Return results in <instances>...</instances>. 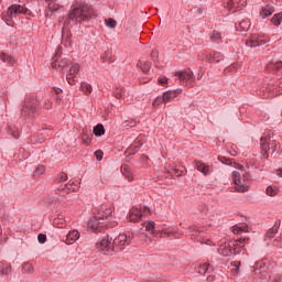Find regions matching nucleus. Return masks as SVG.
Here are the masks:
<instances>
[{"label": "nucleus", "instance_id": "f257e3e1", "mask_svg": "<svg viewBox=\"0 0 282 282\" xmlns=\"http://www.w3.org/2000/svg\"><path fill=\"white\" fill-rule=\"evenodd\" d=\"M91 17H96V11L94 8H91V6L85 2H75L70 12L68 13V19L72 21H74V19L87 21V19H91Z\"/></svg>", "mask_w": 282, "mask_h": 282}, {"label": "nucleus", "instance_id": "f03ea898", "mask_svg": "<svg viewBox=\"0 0 282 282\" xmlns=\"http://www.w3.org/2000/svg\"><path fill=\"white\" fill-rule=\"evenodd\" d=\"M260 147L263 158L268 159L274 151H276V140H274V133L271 130H265L260 139Z\"/></svg>", "mask_w": 282, "mask_h": 282}, {"label": "nucleus", "instance_id": "7ed1b4c3", "mask_svg": "<svg viewBox=\"0 0 282 282\" xmlns=\"http://www.w3.org/2000/svg\"><path fill=\"white\" fill-rule=\"evenodd\" d=\"M232 182L235 184V189L237 193H248L250 188V174L245 173L241 177V174L237 171L232 172Z\"/></svg>", "mask_w": 282, "mask_h": 282}, {"label": "nucleus", "instance_id": "20e7f679", "mask_svg": "<svg viewBox=\"0 0 282 282\" xmlns=\"http://www.w3.org/2000/svg\"><path fill=\"white\" fill-rule=\"evenodd\" d=\"M28 12V9L24 6L21 4H12L8 8L7 11L2 12L1 18L7 23V25H10L11 28L14 26V22L12 21L13 17H17V14H25Z\"/></svg>", "mask_w": 282, "mask_h": 282}, {"label": "nucleus", "instance_id": "39448f33", "mask_svg": "<svg viewBox=\"0 0 282 282\" xmlns=\"http://www.w3.org/2000/svg\"><path fill=\"white\" fill-rule=\"evenodd\" d=\"M39 109H41V104L37 101V99L29 98L22 106L21 116L22 118H34Z\"/></svg>", "mask_w": 282, "mask_h": 282}, {"label": "nucleus", "instance_id": "423d86ee", "mask_svg": "<svg viewBox=\"0 0 282 282\" xmlns=\"http://www.w3.org/2000/svg\"><path fill=\"white\" fill-rule=\"evenodd\" d=\"M131 235L120 234L117 238L113 239L112 250L115 252L124 250V246H129V243H131Z\"/></svg>", "mask_w": 282, "mask_h": 282}, {"label": "nucleus", "instance_id": "0eeeda50", "mask_svg": "<svg viewBox=\"0 0 282 282\" xmlns=\"http://www.w3.org/2000/svg\"><path fill=\"white\" fill-rule=\"evenodd\" d=\"M101 221V218L95 214L88 221V228L93 230V232H102V230H105V224Z\"/></svg>", "mask_w": 282, "mask_h": 282}, {"label": "nucleus", "instance_id": "6e6552de", "mask_svg": "<svg viewBox=\"0 0 282 282\" xmlns=\"http://www.w3.org/2000/svg\"><path fill=\"white\" fill-rule=\"evenodd\" d=\"M175 76H177L178 80H181L183 85H191V83L195 80V77L193 76V70L191 69L177 72Z\"/></svg>", "mask_w": 282, "mask_h": 282}, {"label": "nucleus", "instance_id": "1a4fd4ad", "mask_svg": "<svg viewBox=\"0 0 282 282\" xmlns=\"http://www.w3.org/2000/svg\"><path fill=\"white\" fill-rule=\"evenodd\" d=\"M80 72V65L79 64H73L69 73L66 75V79L68 85H76L78 83V79H76V74Z\"/></svg>", "mask_w": 282, "mask_h": 282}, {"label": "nucleus", "instance_id": "9d476101", "mask_svg": "<svg viewBox=\"0 0 282 282\" xmlns=\"http://www.w3.org/2000/svg\"><path fill=\"white\" fill-rule=\"evenodd\" d=\"M247 241H250V238H240L229 241V243H234V246H231L232 254H239V252H241V248H246Z\"/></svg>", "mask_w": 282, "mask_h": 282}, {"label": "nucleus", "instance_id": "9b49d317", "mask_svg": "<svg viewBox=\"0 0 282 282\" xmlns=\"http://www.w3.org/2000/svg\"><path fill=\"white\" fill-rule=\"evenodd\" d=\"M57 191H58L59 195H62V197H65V195H69V193H76V191H78V184L68 183V184L57 188Z\"/></svg>", "mask_w": 282, "mask_h": 282}, {"label": "nucleus", "instance_id": "f8f14e48", "mask_svg": "<svg viewBox=\"0 0 282 282\" xmlns=\"http://www.w3.org/2000/svg\"><path fill=\"white\" fill-rule=\"evenodd\" d=\"M113 213V209L111 207H107V205H101L97 208L96 216L100 217L101 220L107 219V217H110V215Z\"/></svg>", "mask_w": 282, "mask_h": 282}, {"label": "nucleus", "instance_id": "ddd939ff", "mask_svg": "<svg viewBox=\"0 0 282 282\" xmlns=\"http://www.w3.org/2000/svg\"><path fill=\"white\" fill-rule=\"evenodd\" d=\"M231 246H235V243L230 241L221 243L218 248L219 254H221L223 257H230L232 254Z\"/></svg>", "mask_w": 282, "mask_h": 282}, {"label": "nucleus", "instance_id": "4468645a", "mask_svg": "<svg viewBox=\"0 0 282 282\" xmlns=\"http://www.w3.org/2000/svg\"><path fill=\"white\" fill-rule=\"evenodd\" d=\"M97 248L101 250V252H109V250H113V245H111V239L109 236L104 238L98 245Z\"/></svg>", "mask_w": 282, "mask_h": 282}, {"label": "nucleus", "instance_id": "2eb2a0df", "mask_svg": "<svg viewBox=\"0 0 282 282\" xmlns=\"http://www.w3.org/2000/svg\"><path fill=\"white\" fill-rule=\"evenodd\" d=\"M249 47H259V45H265V40L257 34L251 35L250 40L247 41Z\"/></svg>", "mask_w": 282, "mask_h": 282}, {"label": "nucleus", "instance_id": "dca6fc26", "mask_svg": "<svg viewBox=\"0 0 282 282\" xmlns=\"http://www.w3.org/2000/svg\"><path fill=\"white\" fill-rule=\"evenodd\" d=\"M259 268H261V262H258L256 269L253 270L254 279H260V281H268L270 275L265 270H259Z\"/></svg>", "mask_w": 282, "mask_h": 282}, {"label": "nucleus", "instance_id": "f3484780", "mask_svg": "<svg viewBox=\"0 0 282 282\" xmlns=\"http://www.w3.org/2000/svg\"><path fill=\"white\" fill-rule=\"evenodd\" d=\"M142 219V210L137 207H132L129 212V220L133 221L134 224Z\"/></svg>", "mask_w": 282, "mask_h": 282}, {"label": "nucleus", "instance_id": "a211bd4d", "mask_svg": "<svg viewBox=\"0 0 282 282\" xmlns=\"http://www.w3.org/2000/svg\"><path fill=\"white\" fill-rule=\"evenodd\" d=\"M182 94V90L176 89V90H169L163 94V100L164 102H171L174 98H177Z\"/></svg>", "mask_w": 282, "mask_h": 282}, {"label": "nucleus", "instance_id": "6ab92c4d", "mask_svg": "<svg viewBox=\"0 0 282 282\" xmlns=\"http://www.w3.org/2000/svg\"><path fill=\"white\" fill-rule=\"evenodd\" d=\"M78 239H80V232H78V230L74 229L67 234L66 243L68 246H72V243H74V241H78Z\"/></svg>", "mask_w": 282, "mask_h": 282}, {"label": "nucleus", "instance_id": "aec40b11", "mask_svg": "<svg viewBox=\"0 0 282 282\" xmlns=\"http://www.w3.org/2000/svg\"><path fill=\"white\" fill-rule=\"evenodd\" d=\"M121 173L128 180V182H133V172L131 171V167L127 164L121 166Z\"/></svg>", "mask_w": 282, "mask_h": 282}, {"label": "nucleus", "instance_id": "412c9836", "mask_svg": "<svg viewBox=\"0 0 282 282\" xmlns=\"http://www.w3.org/2000/svg\"><path fill=\"white\" fill-rule=\"evenodd\" d=\"M195 164L197 171L203 173V175H210V166L205 165L202 161H195Z\"/></svg>", "mask_w": 282, "mask_h": 282}, {"label": "nucleus", "instance_id": "4be33fe9", "mask_svg": "<svg viewBox=\"0 0 282 282\" xmlns=\"http://www.w3.org/2000/svg\"><path fill=\"white\" fill-rule=\"evenodd\" d=\"M12 273V265L6 262H0V274L8 276Z\"/></svg>", "mask_w": 282, "mask_h": 282}, {"label": "nucleus", "instance_id": "5701e85b", "mask_svg": "<svg viewBox=\"0 0 282 282\" xmlns=\"http://www.w3.org/2000/svg\"><path fill=\"white\" fill-rule=\"evenodd\" d=\"M272 14H274V7L272 6H267L260 12V17H262V19H268V17H272Z\"/></svg>", "mask_w": 282, "mask_h": 282}, {"label": "nucleus", "instance_id": "b1692460", "mask_svg": "<svg viewBox=\"0 0 282 282\" xmlns=\"http://www.w3.org/2000/svg\"><path fill=\"white\" fill-rule=\"evenodd\" d=\"M80 91H83V94H85V96H89V94H91V91H94V88H91L90 84H88L86 82H82Z\"/></svg>", "mask_w": 282, "mask_h": 282}, {"label": "nucleus", "instance_id": "393cba45", "mask_svg": "<svg viewBox=\"0 0 282 282\" xmlns=\"http://www.w3.org/2000/svg\"><path fill=\"white\" fill-rule=\"evenodd\" d=\"M234 235H239L241 232H248V225H236L232 227Z\"/></svg>", "mask_w": 282, "mask_h": 282}, {"label": "nucleus", "instance_id": "a878e982", "mask_svg": "<svg viewBox=\"0 0 282 282\" xmlns=\"http://www.w3.org/2000/svg\"><path fill=\"white\" fill-rule=\"evenodd\" d=\"M267 69L273 70V72H281L282 70V62H275V63H270L267 65Z\"/></svg>", "mask_w": 282, "mask_h": 282}, {"label": "nucleus", "instance_id": "bb28decb", "mask_svg": "<svg viewBox=\"0 0 282 282\" xmlns=\"http://www.w3.org/2000/svg\"><path fill=\"white\" fill-rule=\"evenodd\" d=\"M94 135L97 138H100V135H105V126L102 123H98L94 130H93Z\"/></svg>", "mask_w": 282, "mask_h": 282}, {"label": "nucleus", "instance_id": "cd10ccee", "mask_svg": "<svg viewBox=\"0 0 282 282\" xmlns=\"http://www.w3.org/2000/svg\"><path fill=\"white\" fill-rule=\"evenodd\" d=\"M208 270L213 271V265H210V263H208V262H205V263L198 265L199 274H206L208 272Z\"/></svg>", "mask_w": 282, "mask_h": 282}, {"label": "nucleus", "instance_id": "c85d7f7f", "mask_svg": "<svg viewBox=\"0 0 282 282\" xmlns=\"http://www.w3.org/2000/svg\"><path fill=\"white\" fill-rule=\"evenodd\" d=\"M102 61L104 63H113V61H116V57L113 56V52L106 51L102 56Z\"/></svg>", "mask_w": 282, "mask_h": 282}, {"label": "nucleus", "instance_id": "c756f323", "mask_svg": "<svg viewBox=\"0 0 282 282\" xmlns=\"http://www.w3.org/2000/svg\"><path fill=\"white\" fill-rule=\"evenodd\" d=\"M138 66L144 74H147V72L151 69V62L139 61Z\"/></svg>", "mask_w": 282, "mask_h": 282}, {"label": "nucleus", "instance_id": "7c9ffc66", "mask_svg": "<svg viewBox=\"0 0 282 282\" xmlns=\"http://www.w3.org/2000/svg\"><path fill=\"white\" fill-rule=\"evenodd\" d=\"M267 195H269L270 197H275V195H279V187H272V185H269L267 187Z\"/></svg>", "mask_w": 282, "mask_h": 282}, {"label": "nucleus", "instance_id": "2f4dec72", "mask_svg": "<svg viewBox=\"0 0 282 282\" xmlns=\"http://www.w3.org/2000/svg\"><path fill=\"white\" fill-rule=\"evenodd\" d=\"M219 61H224V55L219 52H214L212 57H210V62L212 63H219Z\"/></svg>", "mask_w": 282, "mask_h": 282}, {"label": "nucleus", "instance_id": "473e14b6", "mask_svg": "<svg viewBox=\"0 0 282 282\" xmlns=\"http://www.w3.org/2000/svg\"><path fill=\"white\" fill-rule=\"evenodd\" d=\"M126 91L127 90L124 89V87L116 88V90L113 91V96H115V98H117V100H120V98H122V96H124Z\"/></svg>", "mask_w": 282, "mask_h": 282}, {"label": "nucleus", "instance_id": "72a5a7b5", "mask_svg": "<svg viewBox=\"0 0 282 282\" xmlns=\"http://www.w3.org/2000/svg\"><path fill=\"white\" fill-rule=\"evenodd\" d=\"M210 39L216 43H221V33L219 31H213Z\"/></svg>", "mask_w": 282, "mask_h": 282}, {"label": "nucleus", "instance_id": "f704fd0d", "mask_svg": "<svg viewBox=\"0 0 282 282\" xmlns=\"http://www.w3.org/2000/svg\"><path fill=\"white\" fill-rule=\"evenodd\" d=\"M239 28L240 30H242L243 32H248L250 30V20H242L239 23Z\"/></svg>", "mask_w": 282, "mask_h": 282}, {"label": "nucleus", "instance_id": "c9c22d12", "mask_svg": "<svg viewBox=\"0 0 282 282\" xmlns=\"http://www.w3.org/2000/svg\"><path fill=\"white\" fill-rule=\"evenodd\" d=\"M234 268V270H231V273L234 274V276H237V274H239V268H241V261H232L230 263Z\"/></svg>", "mask_w": 282, "mask_h": 282}, {"label": "nucleus", "instance_id": "e433bc0d", "mask_svg": "<svg viewBox=\"0 0 282 282\" xmlns=\"http://www.w3.org/2000/svg\"><path fill=\"white\" fill-rule=\"evenodd\" d=\"M23 272H26V274H32L34 272V265L30 262H26L22 267Z\"/></svg>", "mask_w": 282, "mask_h": 282}, {"label": "nucleus", "instance_id": "4c0bfd02", "mask_svg": "<svg viewBox=\"0 0 282 282\" xmlns=\"http://www.w3.org/2000/svg\"><path fill=\"white\" fill-rule=\"evenodd\" d=\"M62 41L66 42V45H72V33L63 31Z\"/></svg>", "mask_w": 282, "mask_h": 282}, {"label": "nucleus", "instance_id": "58836bf2", "mask_svg": "<svg viewBox=\"0 0 282 282\" xmlns=\"http://www.w3.org/2000/svg\"><path fill=\"white\" fill-rule=\"evenodd\" d=\"M276 232H279V225H274L271 229H269L267 232V237L269 239H272V237H274Z\"/></svg>", "mask_w": 282, "mask_h": 282}, {"label": "nucleus", "instance_id": "ea45409f", "mask_svg": "<svg viewBox=\"0 0 282 282\" xmlns=\"http://www.w3.org/2000/svg\"><path fill=\"white\" fill-rule=\"evenodd\" d=\"M281 21H282V13H276L271 19V23L276 26L281 23Z\"/></svg>", "mask_w": 282, "mask_h": 282}, {"label": "nucleus", "instance_id": "a19ab883", "mask_svg": "<svg viewBox=\"0 0 282 282\" xmlns=\"http://www.w3.org/2000/svg\"><path fill=\"white\" fill-rule=\"evenodd\" d=\"M55 182L57 184H61L62 182H67V174L65 172L59 173L55 178Z\"/></svg>", "mask_w": 282, "mask_h": 282}, {"label": "nucleus", "instance_id": "79ce46f5", "mask_svg": "<svg viewBox=\"0 0 282 282\" xmlns=\"http://www.w3.org/2000/svg\"><path fill=\"white\" fill-rule=\"evenodd\" d=\"M59 9H61V4L56 3V1L48 2V10L51 12H56Z\"/></svg>", "mask_w": 282, "mask_h": 282}, {"label": "nucleus", "instance_id": "37998d69", "mask_svg": "<svg viewBox=\"0 0 282 282\" xmlns=\"http://www.w3.org/2000/svg\"><path fill=\"white\" fill-rule=\"evenodd\" d=\"M140 147H142V144L134 142L132 145H130L127 150V153L131 154V153H135V149L138 151V149H140Z\"/></svg>", "mask_w": 282, "mask_h": 282}, {"label": "nucleus", "instance_id": "c03bdc74", "mask_svg": "<svg viewBox=\"0 0 282 282\" xmlns=\"http://www.w3.org/2000/svg\"><path fill=\"white\" fill-rule=\"evenodd\" d=\"M143 226L148 232H151L155 229V221H145Z\"/></svg>", "mask_w": 282, "mask_h": 282}, {"label": "nucleus", "instance_id": "a18cd8bd", "mask_svg": "<svg viewBox=\"0 0 282 282\" xmlns=\"http://www.w3.org/2000/svg\"><path fill=\"white\" fill-rule=\"evenodd\" d=\"M153 236L162 239L164 237H171V234L166 232V231H153Z\"/></svg>", "mask_w": 282, "mask_h": 282}, {"label": "nucleus", "instance_id": "49530a36", "mask_svg": "<svg viewBox=\"0 0 282 282\" xmlns=\"http://www.w3.org/2000/svg\"><path fill=\"white\" fill-rule=\"evenodd\" d=\"M59 69H66V67H69V61L68 59H62L58 64Z\"/></svg>", "mask_w": 282, "mask_h": 282}, {"label": "nucleus", "instance_id": "de8ad7c7", "mask_svg": "<svg viewBox=\"0 0 282 282\" xmlns=\"http://www.w3.org/2000/svg\"><path fill=\"white\" fill-rule=\"evenodd\" d=\"M237 8H246L248 6V0H235Z\"/></svg>", "mask_w": 282, "mask_h": 282}, {"label": "nucleus", "instance_id": "09e8293b", "mask_svg": "<svg viewBox=\"0 0 282 282\" xmlns=\"http://www.w3.org/2000/svg\"><path fill=\"white\" fill-rule=\"evenodd\" d=\"M45 173V165H40L36 167L34 175H43Z\"/></svg>", "mask_w": 282, "mask_h": 282}, {"label": "nucleus", "instance_id": "8fccbe9b", "mask_svg": "<svg viewBox=\"0 0 282 282\" xmlns=\"http://www.w3.org/2000/svg\"><path fill=\"white\" fill-rule=\"evenodd\" d=\"M106 25H107V28H116L117 22H116V20L109 18L106 20Z\"/></svg>", "mask_w": 282, "mask_h": 282}, {"label": "nucleus", "instance_id": "3c124183", "mask_svg": "<svg viewBox=\"0 0 282 282\" xmlns=\"http://www.w3.org/2000/svg\"><path fill=\"white\" fill-rule=\"evenodd\" d=\"M239 69V64H231L229 67L225 69L226 73L228 72H237Z\"/></svg>", "mask_w": 282, "mask_h": 282}, {"label": "nucleus", "instance_id": "603ef678", "mask_svg": "<svg viewBox=\"0 0 282 282\" xmlns=\"http://www.w3.org/2000/svg\"><path fill=\"white\" fill-rule=\"evenodd\" d=\"M162 102H164V97H158V98L153 101V107H160V105H162Z\"/></svg>", "mask_w": 282, "mask_h": 282}, {"label": "nucleus", "instance_id": "864d4df0", "mask_svg": "<svg viewBox=\"0 0 282 282\" xmlns=\"http://www.w3.org/2000/svg\"><path fill=\"white\" fill-rule=\"evenodd\" d=\"M37 241H39L40 243H45V241H47V236H46L45 234H40V235L37 236Z\"/></svg>", "mask_w": 282, "mask_h": 282}, {"label": "nucleus", "instance_id": "5fc2aeb1", "mask_svg": "<svg viewBox=\"0 0 282 282\" xmlns=\"http://www.w3.org/2000/svg\"><path fill=\"white\" fill-rule=\"evenodd\" d=\"M102 155H105V153L102 152V150H97L95 152V156L96 159L100 162V160H102Z\"/></svg>", "mask_w": 282, "mask_h": 282}, {"label": "nucleus", "instance_id": "6e6d98bb", "mask_svg": "<svg viewBox=\"0 0 282 282\" xmlns=\"http://www.w3.org/2000/svg\"><path fill=\"white\" fill-rule=\"evenodd\" d=\"M227 6H228L229 10H232L234 8H238L237 2H235V0H228Z\"/></svg>", "mask_w": 282, "mask_h": 282}, {"label": "nucleus", "instance_id": "4d7b16f0", "mask_svg": "<svg viewBox=\"0 0 282 282\" xmlns=\"http://www.w3.org/2000/svg\"><path fill=\"white\" fill-rule=\"evenodd\" d=\"M274 246H276V248H282V236H281V237H278V238L274 240Z\"/></svg>", "mask_w": 282, "mask_h": 282}, {"label": "nucleus", "instance_id": "13d9d810", "mask_svg": "<svg viewBox=\"0 0 282 282\" xmlns=\"http://www.w3.org/2000/svg\"><path fill=\"white\" fill-rule=\"evenodd\" d=\"M0 58L3 61V63H6V61H10L11 57L9 55H7L6 53H1Z\"/></svg>", "mask_w": 282, "mask_h": 282}, {"label": "nucleus", "instance_id": "bf43d9fd", "mask_svg": "<svg viewBox=\"0 0 282 282\" xmlns=\"http://www.w3.org/2000/svg\"><path fill=\"white\" fill-rule=\"evenodd\" d=\"M159 83H160V85H162L164 87V85H166V83H169V79L166 77H162V78H159Z\"/></svg>", "mask_w": 282, "mask_h": 282}, {"label": "nucleus", "instance_id": "052dcab7", "mask_svg": "<svg viewBox=\"0 0 282 282\" xmlns=\"http://www.w3.org/2000/svg\"><path fill=\"white\" fill-rule=\"evenodd\" d=\"M217 281V276H215V274H210L207 276V282H215Z\"/></svg>", "mask_w": 282, "mask_h": 282}, {"label": "nucleus", "instance_id": "680f3d73", "mask_svg": "<svg viewBox=\"0 0 282 282\" xmlns=\"http://www.w3.org/2000/svg\"><path fill=\"white\" fill-rule=\"evenodd\" d=\"M52 94H55L56 96H58V94H63V89H61V88H52Z\"/></svg>", "mask_w": 282, "mask_h": 282}, {"label": "nucleus", "instance_id": "e2e57ef3", "mask_svg": "<svg viewBox=\"0 0 282 282\" xmlns=\"http://www.w3.org/2000/svg\"><path fill=\"white\" fill-rule=\"evenodd\" d=\"M272 282H282V275H281V274H276V275L273 278Z\"/></svg>", "mask_w": 282, "mask_h": 282}, {"label": "nucleus", "instance_id": "0e129e2a", "mask_svg": "<svg viewBox=\"0 0 282 282\" xmlns=\"http://www.w3.org/2000/svg\"><path fill=\"white\" fill-rule=\"evenodd\" d=\"M51 108H52V101L46 100V101L44 102V109H51Z\"/></svg>", "mask_w": 282, "mask_h": 282}, {"label": "nucleus", "instance_id": "69168bd1", "mask_svg": "<svg viewBox=\"0 0 282 282\" xmlns=\"http://www.w3.org/2000/svg\"><path fill=\"white\" fill-rule=\"evenodd\" d=\"M202 243H205V246H215V243L210 239H207L206 241H202Z\"/></svg>", "mask_w": 282, "mask_h": 282}, {"label": "nucleus", "instance_id": "338daca9", "mask_svg": "<svg viewBox=\"0 0 282 282\" xmlns=\"http://www.w3.org/2000/svg\"><path fill=\"white\" fill-rule=\"evenodd\" d=\"M12 135H13V138H15V140H19L21 134L19 133V131H13Z\"/></svg>", "mask_w": 282, "mask_h": 282}, {"label": "nucleus", "instance_id": "774afa93", "mask_svg": "<svg viewBox=\"0 0 282 282\" xmlns=\"http://www.w3.org/2000/svg\"><path fill=\"white\" fill-rule=\"evenodd\" d=\"M151 57L152 58H158V51H152L151 52Z\"/></svg>", "mask_w": 282, "mask_h": 282}]
</instances>
